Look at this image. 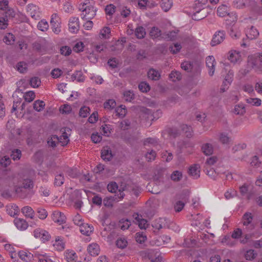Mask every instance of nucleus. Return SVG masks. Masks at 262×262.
Listing matches in <instances>:
<instances>
[{"label":"nucleus","instance_id":"37","mask_svg":"<svg viewBox=\"0 0 262 262\" xmlns=\"http://www.w3.org/2000/svg\"><path fill=\"white\" fill-rule=\"evenodd\" d=\"M32 47L34 50L42 54H45L46 52V49L45 47L39 41H35L32 44Z\"/></svg>","mask_w":262,"mask_h":262},{"label":"nucleus","instance_id":"25","mask_svg":"<svg viewBox=\"0 0 262 262\" xmlns=\"http://www.w3.org/2000/svg\"><path fill=\"white\" fill-rule=\"evenodd\" d=\"M229 13L228 8L226 5H222L219 6L217 10V15L220 17H224Z\"/></svg>","mask_w":262,"mask_h":262},{"label":"nucleus","instance_id":"11","mask_svg":"<svg viewBox=\"0 0 262 262\" xmlns=\"http://www.w3.org/2000/svg\"><path fill=\"white\" fill-rule=\"evenodd\" d=\"M208 12L207 10H201L200 8L196 9V10H193L192 18L195 20H200L207 16Z\"/></svg>","mask_w":262,"mask_h":262},{"label":"nucleus","instance_id":"3","mask_svg":"<svg viewBox=\"0 0 262 262\" xmlns=\"http://www.w3.org/2000/svg\"><path fill=\"white\" fill-rule=\"evenodd\" d=\"M33 235L34 237L39 238L43 243L49 241L51 238L50 234L48 232L40 228L35 229L33 231Z\"/></svg>","mask_w":262,"mask_h":262},{"label":"nucleus","instance_id":"47","mask_svg":"<svg viewBox=\"0 0 262 262\" xmlns=\"http://www.w3.org/2000/svg\"><path fill=\"white\" fill-rule=\"evenodd\" d=\"M64 181V177L62 174H59L55 176L54 185L56 186H60L63 184Z\"/></svg>","mask_w":262,"mask_h":262},{"label":"nucleus","instance_id":"43","mask_svg":"<svg viewBox=\"0 0 262 262\" xmlns=\"http://www.w3.org/2000/svg\"><path fill=\"white\" fill-rule=\"evenodd\" d=\"M23 185L25 189H32L34 187V183L31 179H24L23 181Z\"/></svg>","mask_w":262,"mask_h":262},{"label":"nucleus","instance_id":"52","mask_svg":"<svg viewBox=\"0 0 262 262\" xmlns=\"http://www.w3.org/2000/svg\"><path fill=\"white\" fill-rule=\"evenodd\" d=\"M246 101L248 103L251 104L252 105L258 106L261 105V100L257 98H250L246 99Z\"/></svg>","mask_w":262,"mask_h":262},{"label":"nucleus","instance_id":"27","mask_svg":"<svg viewBox=\"0 0 262 262\" xmlns=\"http://www.w3.org/2000/svg\"><path fill=\"white\" fill-rule=\"evenodd\" d=\"M253 216L252 214L248 212L244 213L242 217L243 223L244 226H248L249 225L253 220Z\"/></svg>","mask_w":262,"mask_h":262},{"label":"nucleus","instance_id":"56","mask_svg":"<svg viewBox=\"0 0 262 262\" xmlns=\"http://www.w3.org/2000/svg\"><path fill=\"white\" fill-rule=\"evenodd\" d=\"M257 254L253 250H249L246 252L245 257L247 260H251L255 258Z\"/></svg>","mask_w":262,"mask_h":262},{"label":"nucleus","instance_id":"36","mask_svg":"<svg viewBox=\"0 0 262 262\" xmlns=\"http://www.w3.org/2000/svg\"><path fill=\"white\" fill-rule=\"evenodd\" d=\"M202 150L206 155H210L213 153V147L209 143H205L202 146Z\"/></svg>","mask_w":262,"mask_h":262},{"label":"nucleus","instance_id":"42","mask_svg":"<svg viewBox=\"0 0 262 262\" xmlns=\"http://www.w3.org/2000/svg\"><path fill=\"white\" fill-rule=\"evenodd\" d=\"M169 78L173 82L181 79V74L178 71H172L169 75Z\"/></svg>","mask_w":262,"mask_h":262},{"label":"nucleus","instance_id":"29","mask_svg":"<svg viewBox=\"0 0 262 262\" xmlns=\"http://www.w3.org/2000/svg\"><path fill=\"white\" fill-rule=\"evenodd\" d=\"M45 106V103L43 101L37 100L34 102L33 108L37 112L42 111Z\"/></svg>","mask_w":262,"mask_h":262},{"label":"nucleus","instance_id":"33","mask_svg":"<svg viewBox=\"0 0 262 262\" xmlns=\"http://www.w3.org/2000/svg\"><path fill=\"white\" fill-rule=\"evenodd\" d=\"M181 68L187 72H191L193 68V62L185 61L181 64Z\"/></svg>","mask_w":262,"mask_h":262},{"label":"nucleus","instance_id":"30","mask_svg":"<svg viewBox=\"0 0 262 262\" xmlns=\"http://www.w3.org/2000/svg\"><path fill=\"white\" fill-rule=\"evenodd\" d=\"M3 41L7 45H13L15 41V36L13 34L8 33L4 37Z\"/></svg>","mask_w":262,"mask_h":262},{"label":"nucleus","instance_id":"54","mask_svg":"<svg viewBox=\"0 0 262 262\" xmlns=\"http://www.w3.org/2000/svg\"><path fill=\"white\" fill-rule=\"evenodd\" d=\"M136 220L138 222L139 227L140 229H145L148 227L147 221L146 220L140 219L139 217H136Z\"/></svg>","mask_w":262,"mask_h":262},{"label":"nucleus","instance_id":"20","mask_svg":"<svg viewBox=\"0 0 262 262\" xmlns=\"http://www.w3.org/2000/svg\"><path fill=\"white\" fill-rule=\"evenodd\" d=\"M14 223L17 229L20 230H24L28 227V223L23 219H15Z\"/></svg>","mask_w":262,"mask_h":262},{"label":"nucleus","instance_id":"8","mask_svg":"<svg viewBox=\"0 0 262 262\" xmlns=\"http://www.w3.org/2000/svg\"><path fill=\"white\" fill-rule=\"evenodd\" d=\"M149 35L152 39H158L159 40H160L162 38H167L166 37H164L162 34L161 30L156 27H153L151 28Z\"/></svg>","mask_w":262,"mask_h":262},{"label":"nucleus","instance_id":"28","mask_svg":"<svg viewBox=\"0 0 262 262\" xmlns=\"http://www.w3.org/2000/svg\"><path fill=\"white\" fill-rule=\"evenodd\" d=\"M229 56L228 57V59L233 63H235L239 59L240 55L238 52L236 51H231L229 53Z\"/></svg>","mask_w":262,"mask_h":262},{"label":"nucleus","instance_id":"53","mask_svg":"<svg viewBox=\"0 0 262 262\" xmlns=\"http://www.w3.org/2000/svg\"><path fill=\"white\" fill-rule=\"evenodd\" d=\"M247 3V0H236L233 2L234 7L238 9L244 8Z\"/></svg>","mask_w":262,"mask_h":262},{"label":"nucleus","instance_id":"63","mask_svg":"<svg viewBox=\"0 0 262 262\" xmlns=\"http://www.w3.org/2000/svg\"><path fill=\"white\" fill-rule=\"evenodd\" d=\"M181 48V45L180 43H176L173 46L169 47V50L172 54H176L180 51Z\"/></svg>","mask_w":262,"mask_h":262},{"label":"nucleus","instance_id":"5","mask_svg":"<svg viewBox=\"0 0 262 262\" xmlns=\"http://www.w3.org/2000/svg\"><path fill=\"white\" fill-rule=\"evenodd\" d=\"M50 24L53 31L56 34H58L60 32V19L56 13L52 15Z\"/></svg>","mask_w":262,"mask_h":262},{"label":"nucleus","instance_id":"4","mask_svg":"<svg viewBox=\"0 0 262 262\" xmlns=\"http://www.w3.org/2000/svg\"><path fill=\"white\" fill-rule=\"evenodd\" d=\"M225 38V32L223 30H219L215 32L211 41V45L215 46L220 44Z\"/></svg>","mask_w":262,"mask_h":262},{"label":"nucleus","instance_id":"31","mask_svg":"<svg viewBox=\"0 0 262 262\" xmlns=\"http://www.w3.org/2000/svg\"><path fill=\"white\" fill-rule=\"evenodd\" d=\"M115 201H116V196L106 197L103 199V205L106 207H112Z\"/></svg>","mask_w":262,"mask_h":262},{"label":"nucleus","instance_id":"51","mask_svg":"<svg viewBox=\"0 0 262 262\" xmlns=\"http://www.w3.org/2000/svg\"><path fill=\"white\" fill-rule=\"evenodd\" d=\"M37 27L39 30L45 31L48 29L49 25L46 20L42 19L38 23Z\"/></svg>","mask_w":262,"mask_h":262},{"label":"nucleus","instance_id":"34","mask_svg":"<svg viewBox=\"0 0 262 262\" xmlns=\"http://www.w3.org/2000/svg\"><path fill=\"white\" fill-rule=\"evenodd\" d=\"M172 6V0H161V7L164 11H168L171 8Z\"/></svg>","mask_w":262,"mask_h":262},{"label":"nucleus","instance_id":"32","mask_svg":"<svg viewBox=\"0 0 262 262\" xmlns=\"http://www.w3.org/2000/svg\"><path fill=\"white\" fill-rule=\"evenodd\" d=\"M114 225L110 224L104 227V231L101 233L103 234V236H107L108 237H109L114 233V231H112V230L114 229Z\"/></svg>","mask_w":262,"mask_h":262},{"label":"nucleus","instance_id":"7","mask_svg":"<svg viewBox=\"0 0 262 262\" xmlns=\"http://www.w3.org/2000/svg\"><path fill=\"white\" fill-rule=\"evenodd\" d=\"M69 28L70 32H76L79 29V22L78 17H73L70 19L69 21Z\"/></svg>","mask_w":262,"mask_h":262},{"label":"nucleus","instance_id":"9","mask_svg":"<svg viewBox=\"0 0 262 262\" xmlns=\"http://www.w3.org/2000/svg\"><path fill=\"white\" fill-rule=\"evenodd\" d=\"M200 166L199 164H195L191 166L189 168L188 173L194 179H198L200 176Z\"/></svg>","mask_w":262,"mask_h":262},{"label":"nucleus","instance_id":"39","mask_svg":"<svg viewBox=\"0 0 262 262\" xmlns=\"http://www.w3.org/2000/svg\"><path fill=\"white\" fill-rule=\"evenodd\" d=\"M21 212L26 216L30 218H32L34 214L33 210L29 206H25L22 208Z\"/></svg>","mask_w":262,"mask_h":262},{"label":"nucleus","instance_id":"64","mask_svg":"<svg viewBox=\"0 0 262 262\" xmlns=\"http://www.w3.org/2000/svg\"><path fill=\"white\" fill-rule=\"evenodd\" d=\"M11 163V159L7 156H4L0 160V164L5 167H7Z\"/></svg>","mask_w":262,"mask_h":262},{"label":"nucleus","instance_id":"21","mask_svg":"<svg viewBox=\"0 0 262 262\" xmlns=\"http://www.w3.org/2000/svg\"><path fill=\"white\" fill-rule=\"evenodd\" d=\"M233 112L237 115H244L246 113V108L243 103H239L234 106Z\"/></svg>","mask_w":262,"mask_h":262},{"label":"nucleus","instance_id":"22","mask_svg":"<svg viewBox=\"0 0 262 262\" xmlns=\"http://www.w3.org/2000/svg\"><path fill=\"white\" fill-rule=\"evenodd\" d=\"M184 135L187 138H191L193 136V130L191 126L187 124H183L181 126Z\"/></svg>","mask_w":262,"mask_h":262},{"label":"nucleus","instance_id":"12","mask_svg":"<svg viewBox=\"0 0 262 262\" xmlns=\"http://www.w3.org/2000/svg\"><path fill=\"white\" fill-rule=\"evenodd\" d=\"M101 157L103 160L107 161H110L113 158L112 150L108 146H105L101 150Z\"/></svg>","mask_w":262,"mask_h":262},{"label":"nucleus","instance_id":"59","mask_svg":"<svg viewBox=\"0 0 262 262\" xmlns=\"http://www.w3.org/2000/svg\"><path fill=\"white\" fill-rule=\"evenodd\" d=\"M124 188H122V189H119L118 190V192L116 193V194H115L113 196H116V202H119V201L122 200L125 194L124 193V191L125 190Z\"/></svg>","mask_w":262,"mask_h":262},{"label":"nucleus","instance_id":"41","mask_svg":"<svg viewBox=\"0 0 262 262\" xmlns=\"http://www.w3.org/2000/svg\"><path fill=\"white\" fill-rule=\"evenodd\" d=\"M227 16H228V18H227L226 20L227 23L230 25L236 22L237 20V16L236 13L233 12H229Z\"/></svg>","mask_w":262,"mask_h":262},{"label":"nucleus","instance_id":"62","mask_svg":"<svg viewBox=\"0 0 262 262\" xmlns=\"http://www.w3.org/2000/svg\"><path fill=\"white\" fill-rule=\"evenodd\" d=\"M116 7L114 5L110 4L107 5L105 7V13L107 15H112L115 12Z\"/></svg>","mask_w":262,"mask_h":262},{"label":"nucleus","instance_id":"14","mask_svg":"<svg viewBox=\"0 0 262 262\" xmlns=\"http://www.w3.org/2000/svg\"><path fill=\"white\" fill-rule=\"evenodd\" d=\"M87 250L91 255L96 256L99 254L100 248L98 244L93 243L89 245Z\"/></svg>","mask_w":262,"mask_h":262},{"label":"nucleus","instance_id":"44","mask_svg":"<svg viewBox=\"0 0 262 262\" xmlns=\"http://www.w3.org/2000/svg\"><path fill=\"white\" fill-rule=\"evenodd\" d=\"M127 245V242L124 237H120L116 241V246L120 249L125 248Z\"/></svg>","mask_w":262,"mask_h":262},{"label":"nucleus","instance_id":"18","mask_svg":"<svg viewBox=\"0 0 262 262\" xmlns=\"http://www.w3.org/2000/svg\"><path fill=\"white\" fill-rule=\"evenodd\" d=\"M254 58L253 67L262 69V52L255 54Z\"/></svg>","mask_w":262,"mask_h":262},{"label":"nucleus","instance_id":"45","mask_svg":"<svg viewBox=\"0 0 262 262\" xmlns=\"http://www.w3.org/2000/svg\"><path fill=\"white\" fill-rule=\"evenodd\" d=\"M217 158L216 157H211L208 158L205 163L204 168H210L211 165H214L217 161Z\"/></svg>","mask_w":262,"mask_h":262},{"label":"nucleus","instance_id":"48","mask_svg":"<svg viewBox=\"0 0 262 262\" xmlns=\"http://www.w3.org/2000/svg\"><path fill=\"white\" fill-rule=\"evenodd\" d=\"M24 97L26 102H31L34 99L35 95L33 91H29L24 94Z\"/></svg>","mask_w":262,"mask_h":262},{"label":"nucleus","instance_id":"24","mask_svg":"<svg viewBox=\"0 0 262 262\" xmlns=\"http://www.w3.org/2000/svg\"><path fill=\"white\" fill-rule=\"evenodd\" d=\"M71 80L73 81L77 80L78 82H83L84 80V76L81 71H77L71 76Z\"/></svg>","mask_w":262,"mask_h":262},{"label":"nucleus","instance_id":"6","mask_svg":"<svg viewBox=\"0 0 262 262\" xmlns=\"http://www.w3.org/2000/svg\"><path fill=\"white\" fill-rule=\"evenodd\" d=\"M27 11L29 15L34 19H38L40 17V12L38 7L33 4H30L27 7Z\"/></svg>","mask_w":262,"mask_h":262},{"label":"nucleus","instance_id":"1","mask_svg":"<svg viewBox=\"0 0 262 262\" xmlns=\"http://www.w3.org/2000/svg\"><path fill=\"white\" fill-rule=\"evenodd\" d=\"M93 2L91 3L89 0H85L84 2L79 6V10L82 12L81 14L82 19H92L96 14L97 10L93 6Z\"/></svg>","mask_w":262,"mask_h":262},{"label":"nucleus","instance_id":"23","mask_svg":"<svg viewBox=\"0 0 262 262\" xmlns=\"http://www.w3.org/2000/svg\"><path fill=\"white\" fill-rule=\"evenodd\" d=\"M136 37L138 39H142L145 37L146 31L145 28L142 26H138L135 30Z\"/></svg>","mask_w":262,"mask_h":262},{"label":"nucleus","instance_id":"35","mask_svg":"<svg viewBox=\"0 0 262 262\" xmlns=\"http://www.w3.org/2000/svg\"><path fill=\"white\" fill-rule=\"evenodd\" d=\"M182 177V172L179 170L173 171L170 175L171 180L174 182H179Z\"/></svg>","mask_w":262,"mask_h":262},{"label":"nucleus","instance_id":"15","mask_svg":"<svg viewBox=\"0 0 262 262\" xmlns=\"http://www.w3.org/2000/svg\"><path fill=\"white\" fill-rule=\"evenodd\" d=\"M259 35L258 30L253 26H251L250 28L246 30V36L250 39H255Z\"/></svg>","mask_w":262,"mask_h":262},{"label":"nucleus","instance_id":"61","mask_svg":"<svg viewBox=\"0 0 262 262\" xmlns=\"http://www.w3.org/2000/svg\"><path fill=\"white\" fill-rule=\"evenodd\" d=\"M17 69L19 72L24 73L27 71V65L24 62H19L17 63Z\"/></svg>","mask_w":262,"mask_h":262},{"label":"nucleus","instance_id":"57","mask_svg":"<svg viewBox=\"0 0 262 262\" xmlns=\"http://www.w3.org/2000/svg\"><path fill=\"white\" fill-rule=\"evenodd\" d=\"M90 109L87 106L82 107L79 111V116L83 118H85L90 114Z\"/></svg>","mask_w":262,"mask_h":262},{"label":"nucleus","instance_id":"17","mask_svg":"<svg viewBox=\"0 0 262 262\" xmlns=\"http://www.w3.org/2000/svg\"><path fill=\"white\" fill-rule=\"evenodd\" d=\"M79 230L82 234L89 236L93 232V227L88 224H82L79 226Z\"/></svg>","mask_w":262,"mask_h":262},{"label":"nucleus","instance_id":"46","mask_svg":"<svg viewBox=\"0 0 262 262\" xmlns=\"http://www.w3.org/2000/svg\"><path fill=\"white\" fill-rule=\"evenodd\" d=\"M40 83V79L38 77H32L30 80V84L31 86L34 88L39 87Z\"/></svg>","mask_w":262,"mask_h":262},{"label":"nucleus","instance_id":"10","mask_svg":"<svg viewBox=\"0 0 262 262\" xmlns=\"http://www.w3.org/2000/svg\"><path fill=\"white\" fill-rule=\"evenodd\" d=\"M215 59L212 56H209L206 58V64L208 68V73L210 76H212L214 73Z\"/></svg>","mask_w":262,"mask_h":262},{"label":"nucleus","instance_id":"19","mask_svg":"<svg viewBox=\"0 0 262 262\" xmlns=\"http://www.w3.org/2000/svg\"><path fill=\"white\" fill-rule=\"evenodd\" d=\"M19 258L25 262H30L33 258V255L30 252L26 251H19L18 253Z\"/></svg>","mask_w":262,"mask_h":262},{"label":"nucleus","instance_id":"55","mask_svg":"<svg viewBox=\"0 0 262 262\" xmlns=\"http://www.w3.org/2000/svg\"><path fill=\"white\" fill-rule=\"evenodd\" d=\"M123 96L126 101L130 102L134 99V94L130 91H127L123 93Z\"/></svg>","mask_w":262,"mask_h":262},{"label":"nucleus","instance_id":"38","mask_svg":"<svg viewBox=\"0 0 262 262\" xmlns=\"http://www.w3.org/2000/svg\"><path fill=\"white\" fill-rule=\"evenodd\" d=\"M170 137L175 138L180 136V133L176 128H169L165 131Z\"/></svg>","mask_w":262,"mask_h":262},{"label":"nucleus","instance_id":"13","mask_svg":"<svg viewBox=\"0 0 262 262\" xmlns=\"http://www.w3.org/2000/svg\"><path fill=\"white\" fill-rule=\"evenodd\" d=\"M166 224L167 222L165 218L160 217L154 221L152 226L154 228L159 230L160 229L165 227Z\"/></svg>","mask_w":262,"mask_h":262},{"label":"nucleus","instance_id":"58","mask_svg":"<svg viewBox=\"0 0 262 262\" xmlns=\"http://www.w3.org/2000/svg\"><path fill=\"white\" fill-rule=\"evenodd\" d=\"M118 187L117 184L115 182L110 183L107 186L108 191L112 193H116Z\"/></svg>","mask_w":262,"mask_h":262},{"label":"nucleus","instance_id":"50","mask_svg":"<svg viewBox=\"0 0 262 262\" xmlns=\"http://www.w3.org/2000/svg\"><path fill=\"white\" fill-rule=\"evenodd\" d=\"M54 246H55L58 250L61 251L64 249V243L60 239V238L58 237L57 238H56Z\"/></svg>","mask_w":262,"mask_h":262},{"label":"nucleus","instance_id":"26","mask_svg":"<svg viewBox=\"0 0 262 262\" xmlns=\"http://www.w3.org/2000/svg\"><path fill=\"white\" fill-rule=\"evenodd\" d=\"M147 75L148 78L153 80H157L160 77L159 72L154 69H149L147 73Z\"/></svg>","mask_w":262,"mask_h":262},{"label":"nucleus","instance_id":"16","mask_svg":"<svg viewBox=\"0 0 262 262\" xmlns=\"http://www.w3.org/2000/svg\"><path fill=\"white\" fill-rule=\"evenodd\" d=\"M53 220L55 223L60 225L66 222V217L61 212H55L53 213Z\"/></svg>","mask_w":262,"mask_h":262},{"label":"nucleus","instance_id":"40","mask_svg":"<svg viewBox=\"0 0 262 262\" xmlns=\"http://www.w3.org/2000/svg\"><path fill=\"white\" fill-rule=\"evenodd\" d=\"M131 223L130 221L127 219H121L119 223V226L122 230H125L129 227Z\"/></svg>","mask_w":262,"mask_h":262},{"label":"nucleus","instance_id":"49","mask_svg":"<svg viewBox=\"0 0 262 262\" xmlns=\"http://www.w3.org/2000/svg\"><path fill=\"white\" fill-rule=\"evenodd\" d=\"M138 88L142 92L146 93L150 90V86L146 82L143 81L139 83Z\"/></svg>","mask_w":262,"mask_h":262},{"label":"nucleus","instance_id":"60","mask_svg":"<svg viewBox=\"0 0 262 262\" xmlns=\"http://www.w3.org/2000/svg\"><path fill=\"white\" fill-rule=\"evenodd\" d=\"M65 257L68 262H72L76 258V253L73 251L67 252L65 254Z\"/></svg>","mask_w":262,"mask_h":262},{"label":"nucleus","instance_id":"2","mask_svg":"<svg viewBox=\"0 0 262 262\" xmlns=\"http://www.w3.org/2000/svg\"><path fill=\"white\" fill-rule=\"evenodd\" d=\"M69 141L67 134L64 132L62 135L59 137L57 135H52L50 139H48V144L49 146L55 147L58 142H60L62 146H64Z\"/></svg>","mask_w":262,"mask_h":262}]
</instances>
